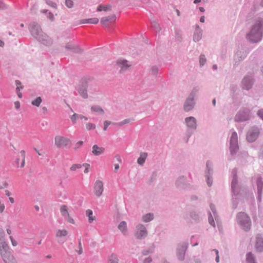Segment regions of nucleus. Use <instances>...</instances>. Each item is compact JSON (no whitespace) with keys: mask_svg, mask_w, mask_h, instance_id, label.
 <instances>
[{"mask_svg":"<svg viewBox=\"0 0 263 263\" xmlns=\"http://www.w3.org/2000/svg\"><path fill=\"white\" fill-rule=\"evenodd\" d=\"M29 29L31 35L39 42L47 46L52 45V40L45 33L43 32L38 23H31L29 26Z\"/></svg>","mask_w":263,"mask_h":263,"instance_id":"nucleus-1","label":"nucleus"},{"mask_svg":"<svg viewBox=\"0 0 263 263\" xmlns=\"http://www.w3.org/2000/svg\"><path fill=\"white\" fill-rule=\"evenodd\" d=\"M263 36V19L257 18L247 34L246 38L251 43L259 42Z\"/></svg>","mask_w":263,"mask_h":263,"instance_id":"nucleus-2","label":"nucleus"},{"mask_svg":"<svg viewBox=\"0 0 263 263\" xmlns=\"http://www.w3.org/2000/svg\"><path fill=\"white\" fill-rule=\"evenodd\" d=\"M237 222L246 232L250 231L252 226L250 217L245 212H239L236 216Z\"/></svg>","mask_w":263,"mask_h":263,"instance_id":"nucleus-3","label":"nucleus"},{"mask_svg":"<svg viewBox=\"0 0 263 263\" xmlns=\"http://www.w3.org/2000/svg\"><path fill=\"white\" fill-rule=\"evenodd\" d=\"M148 235V231L145 225L139 223L136 225L134 232L135 238L139 240L144 239Z\"/></svg>","mask_w":263,"mask_h":263,"instance_id":"nucleus-4","label":"nucleus"},{"mask_svg":"<svg viewBox=\"0 0 263 263\" xmlns=\"http://www.w3.org/2000/svg\"><path fill=\"white\" fill-rule=\"evenodd\" d=\"M251 117V110L246 107L240 109L235 116L234 120L237 122H245L249 120Z\"/></svg>","mask_w":263,"mask_h":263,"instance_id":"nucleus-5","label":"nucleus"},{"mask_svg":"<svg viewBox=\"0 0 263 263\" xmlns=\"http://www.w3.org/2000/svg\"><path fill=\"white\" fill-rule=\"evenodd\" d=\"M229 149L232 156L236 155L239 150L237 134L235 131L232 133L230 137Z\"/></svg>","mask_w":263,"mask_h":263,"instance_id":"nucleus-6","label":"nucleus"},{"mask_svg":"<svg viewBox=\"0 0 263 263\" xmlns=\"http://www.w3.org/2000/svg\"><path fill=\"white\" fill-rule=\"evenodd\" d=\"M231 175L232 176V179L231 181L232 193L234 196H236L239 194L240 192V187L238 183L237 169L236 168L232 170Z\"/></svg>","mask_w":263,"mask_h":263,"instance_id":"nucleus-7","label":"nucleus"},{"mask_svg":"<svg viewBox=\"0 0 263 263\" xmlns=\"http://www.w3.org/2000/svg\"><path fill=\"white\" fill-rule=\"evenodd\" d=\"M260 132V129L256 126L250 127L247 133V140L250 143L254 142L258 138Z\"/></svg>","mask_w":263,"mask_h":263,"instance_id":"nucleus-8","label":"nucleus"},{"mask_svg":"<svg viewBox=\"0 0 263 263\" xmlns=\"http://www.w3.org/2000/svg\"><path fill=\"white\" fill-rule=\"evenodd\" d=\"M213 163L208 160L206 164V169L205 171V177L206 183L209 187H211L213 184Z\"/></svg>","mask_w":263,"mask_h":263,"instance_id":"nucleus-9","label":"nucleus"},{"mask_svg":"<svg viewBox=\"0 0 263 263\" xmlns=\"http://www.w3.org/2000/svg\"><path fill=\"white\" fill-rule=\"evenodd\" d=\"M184 123L190 133L189 137L196 130L197 127V120L194 117H186L184 119Z\"/></svg>","mask_w":263,"mask_h":263,"instance_id":"nucleus-10","label":"nucleus"},{"mask_svg":"<svg viewBox=\"0 0 263 263\" xmlns=\"http://www.w3.org/2000/svg\"><path fill=\"white\" fill-rule=\"evenodd\" d=\"M188 247V243L186 242L179 243L177 247L176 254L178 259L183 260L184 259L186 250Z\"/></svg>","mask_w":263,"mask_h":263,"instance_id":"nucleus-11","label":"nucleus"},{"mask_svg":"<svg viewBox=\"0 0 263 263\" xmlns=\"http://www.w3.org/2000/svg\"><path fill=\"white\" fill-rule=\"evenodd\" d=\"M248 51L245 49H241L236 51L234 56V66H238L247 56Z\"/></svg>","mask_w":263,"mask_h":263,"instance_id":"nucleus-12","label":"nucleus"},{"mask_svg":"<svg viewBox=\"0 0 263 263\" xmlns=\"http://www.w3.org/2000/svg\"><path fill=\"white\" fill-rule=\"evenodd\" d=\"M210 209L212 212V214L211 212H209V217L208 221L209 223L213 226V227H215V223L214 220L216 221L217 223L218 222V216L217 215L215 206L214 204L211 203L210 205Z\"/></svg>","mask_w":263,"mask_h":263,"instance_id":"nucleus-13","label":"nucleus"},{"mask_svg":"<svg viewBox=\"0 0 263 263\" xmlns=\"http://www.w3.org/2000/svg\"><path fill=\"white\" fill-rule=\"evenodd\" d=\"M55 144L58 148L67 147L71 144V141L64 137L57 136L55 137Z\"/></svg>","mask_w":263,"mask_h":263,"instance_id":"nucleus-14","label":"nucleus"},{"mask_svg":"<svg viewBox=\"0 0 263 263\" xmlns=\"http://www.w3.org/2000/svg\"><path fill=\"white\" fill-rule=\"evenodd\" d=\"M195 105L196 100L187 97L183 104V110L185 112H189L194 109Z\"/></svg>","mask_w":263,"mask_h":263,"instance_id":"nucleus-15","label":"nucleus"},{"mask_svg":"<svg viewBox=\"0 0 263 263\" xmlns=\"http://www.w3.org/2000/svg\"><path fill=\"white\" fill-rule=\"evenodd\" d=\"M253 79L251 76H247L243 78L241 81V86L243 89L246 90L250 89L253 84Z\"/></svg>","mask_w":263,"mask_h":263,"instance_id":"nucleus-16","label":"nucleus"},{"mask_svg":"<svg viewBox=\"0 0 263 263\" xmlns=\"http://www.w3.org/2000/svg\"><path fill=\"white\" fill-rule=\"evenodd\" d=\"M87 82L86 81H83L77 88V90L80 95L84 99H87L88 98L87 90Z\"/></svg>","mask_w":263,"mask_h":263,"instance_id":"nucleus-17","label":"nucleus"},{"mask_svg":"<svg viewBox=\"0 0 263 263\" xmlns=\"http://www.w3.org/2000/svg\"><path fill=\"white\" fill-rule=\"evenodd\" d=\"M183 217L187 222H197L199 220V215L193 211L186 213L184 215Z\"/></svg>","mask_w":263,"mask_h":263,"instance_id":"nucleus-18","label":"nucleus"},{"mask_svg":"<svg viewBox=\"0 0 263 263\" xmlns=\"http://www.w3.org/2000/svg\"><path fill=\"white\" fill-rule=\"evenodd\" d=\"M175 186L179 190H183L187 186L186 178L183 176H179L175 181Z\"/></svg>","mask_w":263,"mask_h":263,"instance_id":"nucleus-19","label":"nucleus"},{"mask_svg":"<svg viewBox=\"0 0 263 263\" xmlns=\"http://www.w3.org/2000/svg\"><path fill=\"white\" fill-rule=\"evenodd\" d=\"M117 64L118 67L120 68V72H124L131 66V64L128 63L127 60L123 59L118 60Z\"/></svg>","mask_w":263,"mask_h":263,"instance_id":"nucleus-20","label":"nucleus"},{"mask_svg":"<svg viewBox=\"0 0 263 263\" xmlns=\"http://www.w3.org/2000/svg\"><path fill=\"white\" fill-rule=\"evenodd\" d=\"M257 190V200L259 202L261 200L262 192L263 190V181L261 177H258L256 181Z\"/></svg>","mask_w":263,"mask_h":263,"instance_id":"nucleus-21","label":"nucleus"},{"mask_svg":"<svg viewBox=\"0 0 263 263\" xmlns=\"http://www.w3.org/2000/svg\"><path fill=\"white\" fill-rule=\"evenodd\" d=\"M202 30L198 25H196L195 30L193 34V41L198 42L200 41L202 37Z\"/></svg>","mask_w":263,"mask_h":263,"instance_id":"nucleus-22","label":"nucleus"},{"mask_svg":"<svg viewBox=\"0 0 263 263\" xmlns=\"http://www.w3.org/2000/svg\"><path fill=\"white\" fill-rule=\"evenodd\" d=\"M255 247L256 251L259 252L263 251V237L260 234H257L256 236Z\"/></svg>","mask_w":263,"mask_h":263,"instance_id":"nucleus-23","label":"nucleus"},{"mask_svg":"<svg viewBox=\"0 0 263 263\" xmlns=\"http://www.w3.org/2000/svg\"><path fill=\"white\" fill-rule=\"evenodd\" d=\"M95 194L97 197H100L103 191V184L100 180H97L94 186Z\"/></svg>","mask_w":263,"mask_h":263,"instance_id":"nucleus-24","label":"nucleus"},{"mask_svg":"<svg viewBox=\"0 0 263 263\" xmlns=\"http://www.w3.org/2000/svg\"><path fill=\"white\" fill-rule=\"evenodd\" d=\"M0 252L2 257L10 253L8 245L3 240L0 241Z\"/></svg>","mask_w":263,"mask_h":263,"instance_id":"nucleus-25","label":"nucleus"},{"mask_svg":"<svg viewBox=\"0 0 263 263\" xmlns=\"http://www.w3.org/2000/svg\"><path fill=\"white\" fill-rule=\"evenodd\" d=\"M92 153L95 156H99L103 154L105 150L104 148L102 147H99L96 144L92 146Z\"/></svg>","mask_w":263,"mask_h":263,"instance_id":"nucleus-26","label":"nucleus"},{"mask_svg":"<svg viewBox=\"0 0 263 263\" xmlns=\"http://www.w3.org/2000/svg\"><path fill=\"white\" fill-rule=\"evenodd\" d=\"M199 89L200 87L198 86H194L187 97L196 100L197 98V95Z\"/></svg>","mask_w":263,"mask_h":263,"instance_id":"nucleus-27","label":"nucleus"},{"mask_svg":"<svg viewBox=\"0 0 263 263\" xmlns=\"http://www.w3.org/2000/svg\"><path fill=\"white\" fill-rule=\"evenodd\" d=\"M65 48L68 50H72L73 52L75 53H81L82 52V50L79 47L69 43L66 45Z\"/></svg>","mask_w":263,"mask_h":263,"instance_id":"nucleus-28","label":"nucleus"},{"mask_svg":"<svg viewBox=\"0 0 263 263\" xmlns=\"http://www.w3.org/2000/svg\"><path fill=\"white\" fill-rule=\"evenodd\" d=\"M2 257L5 263H17L16 259L11 253L4 256Z\"/></svg>","mask_w":263,"mask_h":263,"instance_id":"nucleus-29","label":"nucleus"},{"mask_svg":"<svg viewBox=\"0 0 263 263\" xmlns=\"http://www.w3.org/2000/svg\"><path fill=\"white\" fill-rule=\"evenodd\" d=\"M154 214L153 213H149L143 215L141 218V220L143 222L147 223L152 221L154 219Z\"/></svg>","mask_w":263,"mask_h":263,"instance_id":"nucleus-30","label":"nucleus"},{"mask_svg":"<svg viewBox=\"0 0 263 263\" xmlns=\"http://www.w3.org/2000/svg\"><path fill=\"white\" fill-rule=\"evenodd\" d=\"M116 17L115 15L111 16L102 17L101 20V23L103 25H106L107 22H112L116 20Z\"/></svg>","mask_w":263,"mask_h":263,"instance_id":"nucleus-31","label":"nucleus"},{"mask_svg":"<svg viewBox=\"0 0 263 263\" xmlns=\"http://www.w3.org/2000/svg\"><path fill=\"white\" fill-rule=\"evenodd\" d=\"M147 156V153L141 152L140 154V157L137 160V163L140 165H143L145 163Z\"/></svg>","mask_w":263,"mask_h":263,"instance_id":"nucleus-32","label":"nucleus"},{"mask_svg":"<svg viewBox=\"0 0 263 263\" xmlns=\"http://www.w3.org/2000/svg\"><path fill=\"white\" fill-rule=\"evenodd\" d=\"M77 119H84L85 120H88V118L87 117H86L82 115H79V114H77L76 113L74 114L73 115H72L70 117V119L73 124H75L76 123V120Z\"/></svg>","mask_w":263,"mask_h":263,"instance_id":"nucleus-33","label":"nucleus"},{"mask_svg":"<svg viewBox=\"0 0 263 263\" xmlns=\"http://www.w3.org/2000/svg\"><path fill=\"white\" fill-rule=\"evenodd\" d=\"M118 229L124 234L127 231L126 222L124 221H121L118 226Z\"/></svg>","mask_w":263,"mask_h":263,"instance_id":"nucleus-34","label":"nucleus"},{"mask_svg":"<svg viewBox=\"0 0 263 263\" xmlns=\"http://www.w3.org/2000/svg\"><path fill=\"white\" fill-rule=\"evenodd\" d=\"M155 248V246L153 244L151 247L147 248V249H144L142 250L141 253L144 256H146L149 254H152L154 252Z\"/></svg>","mask_w":263,"mask_h":263,"instance_id":"nucleus-35","label":"nucleus"},{"mask_svg":"<svg viewBox=\"0 0 263 263\" xmlns=\"http://www.w3.org/2000/svg\"><path fill=\"white\" fill-rule=\"evenodd\" d=\"M111 9V6L109 4L106 5H100L97 8V11H101L102 10L105 11H110Z\"/></svg>","mask_w":263,"mask_h":263,"instance_id":"nucleus-36","label":"nucleus"},{"mask_svg":"<svg viewBox=\"0 0 263 263\" xmlns=\"http://www.w3.org/2000/svg\"><path fill=\"white\" fill-rule=\"evenodd\" d=\"M99 19L97 18H91L82 20V24L89 23L96 24L98 23Z\"/></svg>","mask_w":263,"mask_h":263,"instance_id":"nucleus-37","label":"nucleus"},{"mask_svg":"<svg viewBox=\"0 0 263 263\" xmlns=\"http://www.w3.org/2000/svg\"><path fill=\"white\" fill-rule=\"evenodd\" d=\"M246 263H256L255 261L254 257L251 252L247 254Z\"/></svg>","mask_w":263,"mask_h":263,"instance_id":"nucleus-38","label":"nucleus"},{"mask_svg":"<svg viewBox=\"0 0 263 263\" xmlns=\"http://www.w3.org/2000/svg\"><path fill=\"white\" fill-rule=\"evenodd\" d=\"M91 110L92 111L98 112L100 114H103L104 113L103 109L98 105L92 106L91 107Z\"/></svg>","mask_w":263,"mask_h":263,"instance_id":"nucleus-39","label":"nucleus"},{"mask_svg":"<svg viewBox=\"0 0 263 263\" xmlns=\"http://www.w3.org/2000/svg\"><path fill=\"white\" fill-rule=\"evenodd\" d=\"M60 211L62 216H64L65 218L67 217L68 215H69L67 211V206L65 205H63L61 206L60 208Z\"/></svg>","mask_w":263,"mask_h":263,"instance_id":"nucleus-40","label":"nucleus"},{"mask_svg":"<svg viewBox=\"0 0 263 263\" xmlns=\"http://www.w3.org/2000/svg\"><path fill=\"white\" fill-rule=\"evenodd\" d=\"M175 39L177 41L180 42L182 41V32L181 31L178 29H176L175 30Z\"/></svg>","mask_w":263,"mask_h":263,"instance_id":"nucleus-41","label":"nucleus"},{"mask_svg":"<svg viewBox=\"0 0 263 263\" xmlns=\"http://www.w3.org/2000/svg\"><path fill=\"white\" fill-rule=\"evenodd\" d=\"M42 99L41 97H38L36 98L34 100L32 101L31 104L33 106L39 107L42 103Z\"/></svg>","mask_w":263,"mask_h":263,"instance_id":"nucleus-42","label":"nucleus"},{"mask_svg":"<svg viewBox=\"0 0 263 263\" xmlns=\"http://www.w3.org/2000/svg\"><path fill=\"white\" fill-rule=\"evenodd\" d=\"M134 121V119H126L120 122H118V123H117V126H122L125 124H128L131 121Z\"/></svg>","mask_w":263,"mask_h":263,"instance_id":"nucleus-43","label":"nucleus"},{"mask_svg":"<svg viewBox=\"0 0 263 263\" xmlns=\"http://www.w3.org/2000/svg\"><path fill=\"white\" fill-rule=\"evenodd\" d=\"M152 27L156 32H159L161 30L159 24L156 21L152 22Z\"/></svg>","mask_w":263,"mask_h":263,"instance_id":"nucleus-44","label":"nucleus"},{"mask_svg":"<svg viewBox=\"0 0 263 263\" xmlns=\"http://www.w3.org/2000/svg\"><path fill=\"white\" fill-rule=\"evenodd\" d=\"M109 263H118L119 259L115 254H111L108 259Z\"/></svg>","mask_w":263,"mask_h":263,"instance_id":"nucleus-45","label":"nucleus"},{"mask_svg":"<svg viewBox=\"0 0 263 263\" xmlns=\"http://www.w3.org/2000/svg\"><path fill=\"white\" fill-rule=\"evenodd\" d=\"M86 214L88 217V222L89 223H91L93 220L95 219L94 218L92 217V211L91 210H87L86 211Z\"/></svg>","mask_w":263,"mask_h":263,"instance_id":"nucleus-46","label":"nucleus"},{"mask_svg":"<svg viewBox=\"0 0 263 263\" xmlns=\"http://www.w3.org/2000/svg\"><path fill=\"white\" fill-rule=\"evenodd\" d=\"M67 235V232L65 230H59L56 233V237H61L65 236Z\"/></svg>","mask_w":263,"mask_h":263,"instance_id":"nucleus-47","label":"nucleus"},{"mask_svg":"<svg viewBox=\"0 0 263 263\" xmlns=\"http://www.w3.org/2000/svg\"><path fill=\"white\" fill-rule=\"evenodd\" d=\"M206 60L205 58V55L203 54H201L199 57V63L200 66H203L205 63H206Z\"/></svg>","mask_w":263,"mask_h":263,"instance_id":"nucleus-48","label":"nucleus"},{"mask_svg":"<svg viewBox=\"0 0 263 263\" xmlns=\"http://www.w3.org/2000/svg\"><path fill=\"white\" fill-rule=\"evenodd\" d=\"M46 3L51 7L52 8L56 9L57 7V5L55 3L50 1V0H45Z\"/></svg>","mask_w":263,"mask_h":263,"instance_id":"nucleus-49","label":"nucleus"},{"mask_svg":"<svg viewBox=\"0 0 263 263\" xmlns=\"http://www.w3.org/2000/svg\"><path fill=\"white\" fill-rule=\"evenodd\" d=\"M152 74L156 76L158 72V68L156 66H153L151 69Z\"/></svg>","mask_w":263,"mask_h":263,"instance_id":"nucleus-50","label":"nucleus"},{"mask_svg":"<svg viewBox=\"0 0 263 263\" xmlns=\"http://www.w3.org/2000/svg\"><path fill=\"white\" fill-rule=\"evenodd\" d=\"M20 153L21 154V156L23 158V160L21 163V165L20 166V167H23L25 165V152L24 150H22L20 152Z\"/></svg>","mask_w":263,"mask_h":263,"instance_id":"nucleus-51","label":"nucleus"},{"mask_svg":"<svg viewBox=\"0 0 263 263\" xmlns=\"http://www.w3.org/2000/svg\"><path fill=\"white\" fill-rule=\"evenodd\" d=\"M82 165L80 164H73L70 168L71 171H75L77 169L80 168L82 167Z\"/></svg>","mask_w":263,"mask_h":263,"instance_id":"nucleus-52","label":"nucleus"},{"mask_svg":"<svg viewBox=\"0 0 263 263\" xmlns=\"http://www.w3.org/2000/svg\"><path fill=\"white\" fill-rule=\"evenodd\" d=\"M232 202L233 204V208L234 209H236L237 206L238 204V199L237 197H233L232 198Z\"/></svg>","mask_w":263,"mask_h":263,"instance_id":"nucleus-53","label":"nucleus"},{"mask_svg":"<svg viewBox=\"0 0 263 263\" xmlns=\"http://www.w3.org/2000/svg\"><path fill=\"white\" fill-rule=\"evenodd\" d=\"M86 127L87 130H92L95 129L96 125L94 124L88 123L86 125Z\"/></svg>","mask_w":263,"mask_h":263,"instance_id":"nucleus-54","label":"nucleus"},{"mask_svg":"<svg viewBox=\"0 0 263 263\" xmlns=\"http://www.w3.org/2000/svg\"><path fill=\"white\" fill-rule=\"evenodd\" d=\"M65 5L68 8H71L73 6V2L72 0H66Z\"/></svg>","mask_w":263,"mask_h":263,"instance_id":"nucleus-55","label":"nucleus"},{"mask_svg":"<svg viewBox=\"0 0 263 263\" xmlns=\"http://www.w3.org/2000/svg\"><path fill=\"white\" fill-rule=\"evenodd\" d=\"M212 251L214 252L215 254H216V258H215V261L216 262H219V252L218 251V250L217 249H213L212 250Z\"/></svg>","mask_w":263,"mask_h":263,"instance_id":"nucleus-56","label":"nucleus"},{"mask_svg":"<svg viewBox=\"0 0 263 263\" xmlns=\"http://www.w3.org/2000/svg\"><path fill=\"white\" fill-rule=\"evenodd\" d=\"M8 8L7 5H6L3 1H0V10H5Z\"/></svg>","mask_w":263,"mask_h":263,"instance_id":"nucleus-57","label":"nucleus"},{"mask_svg":"<svg viewBox=\"0 0 263 263\" xmlns=\"http://www.w3.org/2000/svg\"><path fill=\"white\" fill-rule=\"evenodd\" d=\"M109 125H111V121H105L104 122V127H103L104 130H106L107 129L108 126Z\"/></svg>","mask_w":263,"mask_h":263,"instance_id":"nucleus-58","label":"nucleus"},{"mask_svg":"<svg viewBox=\"0 0 263 263\" xmlns=\"http://www.w3.org/2000/svg\"><path fill=\"white\" fill-rule=\"evenodd\" d=\"M157 175V172L154 171L152 173V176L151 177V180H150L151 182L156 179Z\"/></svg>","mask_w":263,"mask_h":263,"instance_id":"nucleus-59","label":"nucleus"},{"mask_svg":"<svg viewBox=\"0 0 263 263\" xmlns=\"http://www.w3.org/2000/svg\"><path fill=\"white\" fill-rule=\"evenodd\" d=\"M79 250L78 251V253L79 254H81L83 253V249L81 239L79 241Z\"/></svg>","mask_w":263,"mask_h":263,"instance_id":"nucleus-60","label":"nucleus"},{"mask_svg":"<svg viewBox=\"0 0 263 263\" xmlns=\"http://www.w3.org/2000/svg\"><path fill=\"white\" fill-rule=\"evenodd\" d=\"M5 232L2 228H0V241L3 240Z\"/></svg>","mask_w":263,"mask_h":263,"instance_id":"nucleus-61","label":"nucleus"},{"mask_svg":"<svg viewBox=\"0 0 263 263\" xmlns=\"http://www.w3.org/2000/svg\"><path fill=\"white\" fill-rule=\"evenodd\" d=\"M83 144V142L82 141H80L77 142L74 145V149H77L80 148Z\"/></svg>","mask_w":263,"mask_h":263,"instance_id":"nucleus-62","label":"nucleus"},{"mask_svg":"<svg viewBox=\"0 0 263 263\" xmlns=\"http://www.w3.org/2000/svg\"><path fill=\"white\" fill-rule=\"evenodd\" d=\"M152 262V258L151 257H146L143 261V263H151Z\"/></svg>","mask_w":263,"mask_h":263,"instance_id":"nucleus-63","label":"nucleus"},{"mask_svg":"<svg viewBox=\"0 0 263 263\" xmlns=\"http://www.w3.org/2000/svg\"><path fill=\"white\" fill-rule=\"evenodd\" d=\"M257 115L263 120V109L257 111Z\"/></svg>","mask_w":263,"mask_h":263,"instance_id":"nucleus-64","label":"nucleus"}]
</instances>
